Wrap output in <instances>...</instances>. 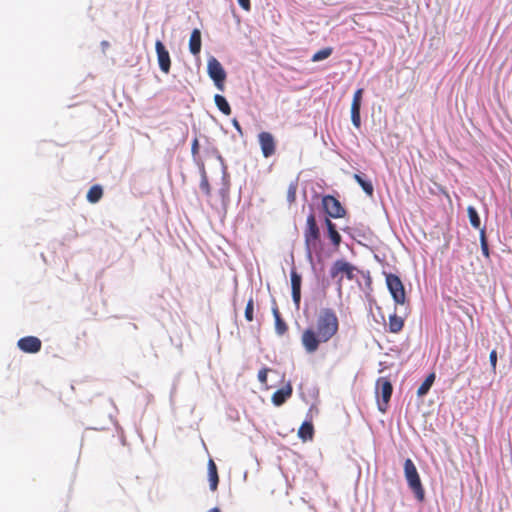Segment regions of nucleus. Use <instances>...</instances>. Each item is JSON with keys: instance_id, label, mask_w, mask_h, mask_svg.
Instances as JSON below:
<instances>
[{"instance_id": "14", "label": "nucleus", "mask_w": 512, "mask_h": 512, "mask_svg": "<svg viewBox=\"0 0 512 512\" xmlns=\"http://www.w3.org/2000/svg\"><path fill=\"white\" fill-rule=\"evenodd\" d=\"M292 395V387L290 384L285 387L278 389L272 395V402L276 406H281L286 400Z\"/></svg>"}, {"instance_id": "21", "label": "nucleus", "mask_w": 512, "mask_h": 512, "mask_svg": "<svg viewBox=\"0 0 512 512\" xmlns=\"http://www.w3.org/2000/svg\"><path fill=\"white\" fill-rule=\"evenodd\" d=\"M434 381H435V374L430 373L426 377V379L422 382V384L419 386V388L417 390V395L419 397L426 395L428 393V391L430 390L431 386L433 385Z\"/></svg>"}, {"instance_id": "31", "label": "nucleus", "mask_w": 512, "mask_h": 512, "mask_svg": "<svg viewBox=\"0 0 512 512\" xmlns=\"http://www.w3.org/2000/svg\"><path fill=\"white\" fill-rule=\"evenodd\" d=\"M268 372H269V369H268V368H262V369L258 372V380H259L262 384H266V383H267V376H268Z\"/></svg>"}, {"instance_id": "6", "label": "nucleus", "mask_w": 512, "mask_h": 512, "mask_svg": "<svg viewBox=\"0 0 512 512\" xmlns=\"http://www.w3.org/2000/svg\"><path fill=\"white\" fill-rule=\"evenodd\" d=\"M207 73L220 91L225 89L226 72L222 64L215 58L210 57L207 62Z\"/></svg>"}, {"instance_id": "22", "label": "nucleus", "mask_w": 512, "mask_h": 512, "mask_svg": "<svg viewBox=\"0 0 512 512\" xmlns=\"http://www.w3.org/2000/svg\"><path fill=\"white\" fill-rule=\"evenodd\" d=\"M103 196V189L100 185L96 184L93 185L88 193H87V200L90 203H97Z\"/></svg>"}, {"instance_id": "23", "label": "nucleus", "mask_w": 512, "mask_h": 512, "mask_svg": "<svg viewBox=\"0 0 512 512\" xmlns=\"http://www.w3.org/2000/svg\"><path fill=\"white\" fill-rule=\"evenodd\" d=\"M214 102L217 108L225 115L231 114V107L224 96L220 94H216L214 96Z\"/></svg>"}, {"instance_id": "16", "label": "nucleus", "mask_w": 512, "mask_h": 512, "mask_svg": "<svg viewBox=\"0 0 512 512\" xmlns=\"http://www.w3.org/2000/svg\"><path fill=\"white\" fill-rule=\"evenodd\" d=\"M208 476L210 482V489L212 491H216L219 483V476L217 466L212 459H210L208 462Z\"/></svg>"}, {"instance_id": "25", "label": "nucleus", "mask_w": 512, "mask_h": 512, "mask_svg": "<svg viewBox=\"0 0 512 512\" xmlns=\"http://www.w3.org/2000/svg\"><path fill=\"white\" fill-rule=\"evenodd\" d=\"M332 52H333V48H331V47L323 48V49L317 51L316 53H314V55L312 56L311 60L313 62L322 61V60L327 59L328 57H330Z\"/></svg>"}, {"instance_id": "19", "label": "nucleus", "mask_w": 512, "mask_h": 512, "mask_svg": "<svg viewBox=\"0 0 512 512\" xmlns=\"http://www.w3.org/2000/svg\"><path fill=\"white\" fill-rule=\"evenodd\" d=\"M353 178L368 196H373L374 187L370 180H367L363 174H354Z\"/></svg>"}, {"instance_id": "4", "label": "nucleus", "mask_w": 512, "mask_h": 512, "mask_svg": "<svg viewBox=\"0 0 512 512\" xmlns=\"http://www.w3.org/2000/svg\"><path fill=\"white\" fill-rule=\"evenodd\" d=\"M357 271V268L349 263L346 260L340 259L336 260L331 269H330V276L331 278L336 280L338 290L342 289V282L343 279L346 278L347 280H353L356 277L355 272Z\"/></svg>"}, {"instance_id": "28", "label": "nucleus", "mask_w": 512, "mask_h": 512, "mask_svg": "<svg viewBox=\"0 0 512 512\" xmlns=\"http://www.w3.org/2000/svg\"><path fill=\"white\" fill-rule=\"evenodd\" d=\"M254 301L253 298H250L247 302L246 308H245V318L247 321L251 322L254 319Z\"/></svg>"}, {"instance_id": "36", "label": "nucleus", "mask_w": 512, "mask_h": 512, "mask_svg": "<svg viewBox=\"0 0 512 512\" xmlns=\"http://www.w3.org/2000/svg\"><path fill=\"white\" fill-rule=\"evenodd\" d=\"M272 312H273V315H274V318L275 320L281 318L280 316V312L278 310V307L277 306H274L273 309H272Z\"/></svg>"}, {"instance_id": "15", "label": "nucleus", "mask_w": 512, "mask_h": 512, "mask_svg": "<svg viewBox=\"0 0 512 512\" xmlns=\"http://www.w3.org/2000/svg\"><path fill=\"white\" fill-rule=\"evenodd\" d=\"M189 50L193 55H198L201 51V32L194 29L189 39Z\"/></svg>"}, {"instance_id": "34", "label": "nucleus", "mask_w": 512, "mask_h": 512, "mask_svg": "<svg viewBox=\"0 0 512 512\" xmlns=\"http://www.w3.org/2000/svg\"><path fill=\"white\" fill-rule=\"evenodd\" d=\"M239 5L246 11H249L251 9V3L250 0H237Z\"/></svg>"}, {"instance_id": "20", "label": "nucleus", "mask_w": 512, "mask_h": 512, "mask_svg": "<svg viewBox=\"0 0 512 512\" xmlns=\"http://www.w3.org/2000/svg\"><path fill=\"white\" fill-rule=\"evenodd\" d=\"M314 435V428L312 423L310 422H304L299 428L298 436L303 440H312Z\"/></svg>"}, {"instance_id": "1", "label": "nucleus", "mask_w": 512, "mask_h": 512, "mask_svg": "<svg viewBox=\"0 0 512 512\" xmlns=\"http://www.w3.org/2000/svg\"><path fill=\"white\" fill-rule=\"evenodd\" d=\"M339 329V320L335 311L324 308L320 311L315 328L305 329L301 336V343L308 354L315 353L321 343L328 342Z\"/></svg>"}, {"instance_id": "30", "label": "nucleus", "mask_w": 512, "mask_h": 512, "mask_svg": "<svg viewBox=\"0 0 512 512\" xmlns=\"http://www.w3.org/2000/svg\"><path fill=\"white\" fill-rule=\"evenodd\" d=\"M275 328H276L277 333L280 335L284 334L287 331V325L282 320V318L275 320Z\"/></svg>"}, {"instance_id": "10", "label": "nucleus", "mask_w": 512, "mask_h": 512, "mask_svg": "<svg viewBox=\"0 0 512 512\" xmlns=\"http://www.w3.org/2000/svg\"><path fill=\"white\" fill-rule=\"evenodd\" d=\"M364 90L362 88H359L355 91L351 103V120L353 125L356 128H359L361 125V116H360V109H361V103H362V96H363Z\"/></svg>"}, {"instance_id": "33", "label": "nucleus", "mask_w": 512, "mask_h": 512, "mask_svg": "<svg viewBox=\"0 0 512 512\" xmlns=\"http://www.w3.org/2000/svg\"><path fill=\"white\" fill-rule=\"evenodd\" d=\"M191 153L193 157H195L199 153V142L197 138H195L192 142Z\"/></svg>"}, {"instance_id": "37", "label": "nucleus", "mask_w": 512, "mask_h": 512, "mask_svg": "<svg viewBox=\"0 0 512 512\" xmlns=\"http://www.w3.org/2000/svg\"><path fill=\"white\" fill-rule=\"evenodd\" d=\"M208 512H221V511L219 508L214 507V508L210 509Z\"/></svg>"}, {"instance_id": "26", "label": "nucleus", "mask_w": 512, "mask_h": 512, "mask_svg": "<svg viewBox=\"0 0 512 512\" xmlns=\"http://www.w3.org/2000/svg\"><path fill=\"white\" fill-rule=\"evenodd\" d=\"M298 189V180L292 181L287 190V201L289 204H293L296 201V194Z\"/></svg>"}, {"instance_id": "17", "label": "nucleus", "mask_w": 512, "mask_h": 512, "mask_svg": "<svg viewBox=\"0 0 512 512\" xmlns=\"http://www.w3.org/2000/svg\"><path fill=\"white\" fill-rule=\"evenodd\" d=\"M405 320L403 317L396 314L389 316L388 330L390 333H399L404 327Z\"/></svg>"}, {"instance_id": "18", "label": "nucleus", "mask_w": 512, "mask_h": 512, "mask_svg": "<svg viewBox=\"0 0 512 512\" xmlns=\"http://www.w3.org/2000/svg\"><path fill=\"white\" fill-rule=\"evenodd\" d=\"M325 224L328 231V237L330 238L333 245L335 247H338L341 243L342 238L336 229V225L328 218H326Z\"/></svg>"}, {"instance_id": "7", "label": "nucleus", "mask_w": 512, "mask_h": 512, "mask_svg": "<svg viewBox=\"0 0 512 512\" xmlns=\"http://www.w3.org/2000/svg\"><path fill=\"white\" fill-rule=\"evenodd\" d=\"M376 391L377 394H380L382 398L381 402L378 403L379 410L381 412H385L393 392V387L390 380L386 377H380L376 381Z\"/></svg>"}, {"instance_id": "2", "label": "nucleus", "mask_w": 512, "mask_h": 512, "mask_svg": "<svg viewBox=\"0 0 512 512\" xmlns=\"http://www.w3.org/2000/svg\"><path fill=\"white\" fill-rule=\"evenodd\" d=\"M304 240L305 248L309 256H311L313 252H317L321 247L320 230L313 213L309 214L307 217Z\"/></svg>"}, {"instance_id": "35", "label": "nucleus", "mask_w": 512, "mask_h": 512, "mask_svg": "<svg viewBox=\"0 0 512 512\" xmlns=\"http://www.w3.org/2000/svg\"><path fill=\"white\" fill-rule=\"evenodd\" d=\"M232 124H233L234 128L237 130V132L242 136L243 130H242V127H241L240 123L238 122V120L234 118L232 120Z\"/></svg>"}, {"instance_id": "8", "label": "nucleus", "mask_w": 512, "mask_h": 512, "mask_svg": "<svg viewBox=\"0 0 512 512\" xmlns=\"http://www.w3.org/2000/svg\"><path fill=\"white\" fill-rule=\"evenodd\" d=\"M322 206L329 217L343 218L346 215V210L340 201L332 195H325L322 198Z\"/></svg>"}, {"instance_id": "3", "label": "nucleus", "mask_w": 512, "mask_h": 512, "mask_svg": "<svg viewBox=\"0 0 512 512\" xmlns=\"http://www.w3.org/2000/svg\"><path fill=\"white\" fill-rule=\"evenodd\" d=\"M404 475L407 480L408 486L415 494L419 501L424 500L425 491L421 483L420 476L417 468L411 459H406L404 462Z\"/></svg>"}, {"instance_id": "32", "label": "nucleus", "mask_w": 512, "mask_h": 512, "mask_svg": "<svg viewBox=\"0 0 512 512\" xmlns=\"http://www.w3.org/2000/svg\"><path fill=\"white\" fill-rule=\"evenodd\" d=\"M489 361L492 367V371H496V365H497V352L496 350H492L489 355Z\"/></svg>"}, {"instance_id": "24", "label": "nucleus", "mask_w": 512, "mask_h": 512, "mask_svg": "<svg viewBox=\"0 0 512 512\" xmlns=\"http://www.w3.org/2000/svg\"><path fill=\"white\" fill-rule=\"evenodd\" d=\"M467 213H468L470 224L474 228H480L481 221H480V217L478 215L477 210L473 206H469L467 208Z\"/></svg>"}, {"instance_id": "5", "label": "nucleus", "mask_w": 512, "mask_h": 512, "mask_svg": "<svg viewBox=\"0 0 512 512\" xmlns=\"http://www.w3.org/2000/svg\"><path fill=\"white\" fill-rule=\"evenodd\" d=\"M386 284L396 304L403 305L406 301L404 285L399 276L392 273H385Z\"/></svg>"}, {"instance_id": "29", "label": "nucleus", "mask_w": 512, "mask_h": 512, "mask_svg": "<svg viewBox=\"0 0 512 512\" xmlns=\"http://www.w3.org/2000/svg\"><path fill=\"white\" fill-rule=\"evenodd\" d=\"M200 188L201 190L206 194V195H210L211 193V190H210V185L208 183V179L205 175V173H203L202 175V179H201V182H200Z\"/></svg>"}, {"instance_id": "27", "label": "nucleus", "mask_w": 512, "mask_h": 512, "mask_svg": "<svg viewBox=\"0 0 512 512\" xmlns=\"http://www.w3.org/2000/svg\"><path fill=\"white\" fill-rule=\"evenodd\" d=\"M480 244H481V250H482L483 255L485 256V258L489 259L490 252H489L488 242H487V238H486L484 229H481V231H480Z\"/></svg>"}, {"instance_id": "9", "label": "nucleus", "mask_w": 512, "mask_h": 512, "mask_svg": "<svg viewBox=\"0 0 512 512\" xmlns=\"http://www.w3.org/2000/svg\"><path fill=\"white\" fill-rule=\"evenodd\" d=\"M258 143L260 145L262 155L265 158H269L275 154L276 141L272 133L267 131L260 132L258 134Z\"/></svg>"}, {"instance_id": "13", "label": "nucleus", "mask_w": 512, "mask_h": 512, "mask_svg": "<svg viewBox=\"0 0 512 512\" xmlns=\"http://www.w3.org/2000/svg\"><path fill=\"white\" fill-rule=\"evenodd\" d=\"M290 278H291V288H292V299L294 304L299 307L300 300H301V283H302V277L301 275L296 271L295 268L291 269L290 272Z\"/></svg>"}, {"instance_id": "11", "label": "nucleus", "mask_w": 512, "mask_h": 512, "mask_svg": "<svg viewBox=\"0 0 512 512\" xmlns=\"http://www.w3.org/2000/svg\"><path fill=\"white\" fill-rule=\"evenodd\" d=\"M18 348L25 353H37L41 350L42 342L38 337L26 336L18 340Z\"/></svg>"}, {"instance_id": "12", "label": "nucleus", "mask_w": 512, "mask_h": 512, "mask_svg": "<svg viewBox=\"0 0 512 512\" xmlns=\"http://www.w3.org/2000/svg\"><path fill=\"white\" fill-rule=\"evenodd\" d=\"M155 49L161 71L164 73H168L171 67V60L168 50L160 40L156 41Z\"/></svg>"}]
</instances>
